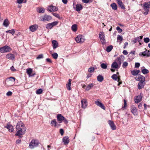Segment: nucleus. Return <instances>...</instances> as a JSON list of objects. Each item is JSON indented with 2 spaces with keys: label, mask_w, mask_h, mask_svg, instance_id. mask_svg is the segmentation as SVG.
I'll use <instances>...</instances> for the list:
<instances>
[{
  "label": "nucleus",
  "mask_w": 150,
  "mask_h": 150,
  "mask_svg": "<svg viewBox=\"0 0 150 150\" xmlns=\"http://www.w3.org/2000/svg\"><path fill=\"white\" fill-rule=\"evenodd\" d=\"M135 78L137 80H140V82H144L145 81L144 77L140 74H139L138 76L135 77Z\"/></svg>",
  "instance_id": "obj_8"
},
{
  "label": "nucleus",
  "mask_w": 150,
  "mask_h": 150,
  "mask_svg": "<svg viewBox=\"0 0 150 150\" xmlns=\"http://www.w3.org/2000/svg\"><path fill=\"white\" fill-rule=\"evenodd\" d=\"M41 18V21H46L50 20L52 19V17L49 15H45L43 16H42Z\"/></svg>",
  "instance_id": "obj_5"
},
{
  "label": "nucleus",
  "mask_w": 150,
  "mask_h": 150,
  "mask_svg": "<svg viewBox=\"0 0 150 150\" xmlns=\"http://www.w3.org/2000/svg\"><path fill=\"white\" fill-rule=\"evenodd\" d=\"M10 69L11 70L13 71H15L16 70V69L14 68L13 66H12V67H11Z\"/></svg>",
  "instance_id": "obj_63"
},
{
  "label": "nucleus",
  "mask_w": 150,
  "mask_h": 150,
  "mask_svg": "<svg viewBox=\"0 0 150 150\" xmlns=\"http://www.w3.org/2000/svg\"><path fill=\"white\" fill-rule=\"evenodd\" d=\"M140 72L139 70H132L131 71V73L134 76H136Z\"/></svg>",
  "instance_id": "obj_21"
},
{
  "label": "nucleus",
  "mask_w": 150,
  "mask_h": 150,
  "mask_svg": "<svg viewBox=\"0 0 150 150\" xmlns=\"http://www.w3.org/2000/svg\"><path fill=\"white\" fill-rule=\"evenodd\" d=\"M112 78L114 80L117 81V79L118 77L116 74H113L111 76Z\"/></svg>",
  "instance_id": "obj_41"
},
{
  "label": "nucleus",
  "mask_w": 150,
  "mask_h": 150,
  "mask_svg": "<svg viewBox=\"0 0 150 150\" xmlns=\"http://www.w3.org/2000/svg\"><path fill=\"white\" fill-rule=\"evenodd\" d=\"M108 123L112 130H115L116 129V127L113 121L109 120L108 121Z\"/></svg>",
  "instance_id": "obj_7"
},
{
  "label": "nucleus",
  "mask_w": 150,
  "mask_h": 150,
  "mask_svg": "<svg viewBox=\"0 0 150 150\" xmlns=\"http://www.w3.org/2000/svg\"><path fill=\"white\" fill-rule=\"evenodd\" d=\"M93 83H90L89 84L88 86H86L85 88V90L86 91H88L91 88L93 87Z\"/></svg>",
  "instance_id": "obj_25"
},
{
  "label": "nucleus",
  "mask_w": 150,
  "mask_h": 150,
  "mask_svg": "<svg viewBox=\"0 0 150 150\" xmlns=\"http://www.w3.org/2000/svg\"><path fill=\"white\" fill-rule=\"evenodd\" d=\"M147 57H148L150 56V52L149 50L147 51Z\"/></svg>",
  "instance_id": "obj_64"
},
{
  "label": "nucleus",
  "mask_w": 150,
  "mask_h": 150,
  "mask_svg": "<svg viewBox=\"0 0 150 150\" xmlns=\"http://www.w3.org/2000/svg\"><path fill=\"white\" fill-rule=\"evenodd\" d=\"M12 92L11 91H9L7 92L6 94L7 96H11L12 94Z\"/></svg>",
  "instance_id": "obj_55"
},
{
  "label": "nucleus",
  "mask_w": 150,
  "mask_h": 150,
  "mask_svg": "<svg viewBox=\"0 0 150 150\" xmlns=\"http://www.w3.org/2000/svg\"><path fill=\"white\" fill-rule=\"evenodd\" d=\"M32 71V69L31 68H28L27 69V73L28 75L29 76H33V75H31Z\"/></svg>",
  "instance_id": "obj_26"
},
{
  "label": "nucleus",
  "mask_w": 150,
  "mask_h": 150,
  "mask_svg": "<svg viewBox=\"0 0 150 150\" xmlns=\"http://www.w3.org/2000/svg\"><path fill=\"white\" fill-rule=\"evenodd\" d=\"M77 25L76 24H74L71 26L72 30L74 32H75L77 30Z\"/></svg>",
  "instance_id": "obj_31"
},
{
  "label": "nucleus",
  "mask_w": 150,
  "mask_h": 150,
  "mask_svg": "<svg viewBox=\"0 0 150 150\" xmlns=\"http://www.w3.org/2000/svg\"><path fill=\"white\" fill-rule=\"evenodd\" d=\"M113 48V46L112 45H110L108 46L106 49V51L108 52H109L111 51Z\"/></svg>",
  "instance_id": "obj_34"
},
{
  "label": "nucleus",
  "mask_w": 150,
  "mask_h": 150,
  "mask_svg": "<svg viewBox=\"0 0 150 150\" xmlns=\"http://www.w3.org/2000/svg\"><path fill=\"white\" fill-rule=\"evenodd\" d=\"M62 141L64 142V144L66 145L69 143V139L68 136H65L63 138Z\"/></svg>",
  "instance_id": "obj_11"
},
{
  "label": "nucleus",
  "mask_w": 150,
  "mask_h": 150,
  "mask_svg": "<svg viewBox=\"0 0 150 150\" xmlns=\"http://www.w3.org/2000/svg\"><path fill=\"white\" fill-rule=\"evenodd\" d=\"M144 42L146 43H148L149 42V38H144Z\"/></svg>",
  "instance_id": "obj_54"
},
{
  "label": "nucleus",
  "mask_w": 150,
  "mask_h": 150,
  "mask_svg": "<svg viewBox=\"0 0 150 150\" xmlns=\"http://www.w3.org/2000/svg\"><path fill=\"white\" fill-rule=\"evenodd\" d=\"M124 57L121 56L120 57H118L111 65V68L114 69H118L120 67L119 65H120L121 64V58Z\"/></svg>",
  "instance_id": "obj_2"
},
{
  "label": "nucleus",
  "mask_w": 150,
  "mask_h": 150,
  "mask_svg": "<svg viewBox=\"0 0 150 150\" xmlns=\"http://www.w3.org/2000/svg\"><path fill=\"white\" fill-rule=\"evenodd\" d=\"M0 52L2 53L6 52L4 46L0 47Z\"/></svg>",
  "instance_id": "obj_44"
},
{
  "label": "nucleus",
  "mask_w": 150,
  "mask_h": 150,
  "mask_svg": "<svg viewBox=\"0 0 150 150\" xmlns=\"http://www.w3.org/2000/svg\"><path fill=\"white\" fill-rule=\"evenodd\" d=\"M117 1L119 6L123 9H125L124 5L121 1L120 0H117Z\"/></svg>",
  "instance_id": "obj_13"
},
{
  "label": "nucleus",
  "mask_w": 150,
  "mask_h": 150,
  "mask_svg": "<svg viewBox=\"0 0 150 150\" xmlns=\"http://www.w3.org/2000/svg\"><path fill=\"white\" fill-rule=\"evenodd\" d=\"M46 61L48 62L51 63L52 62L51 60L49 58H47L46 59Z\"/></svg>",
  "instance_id": "obj_62"
},
{
  "label": "nucleus",
  "mask_w": 150,
  "mask_h": 150,
  "mask_svg": "<svg viewBox=\"0 0 150 150\" xmlns=\"http://www.w3.org/2000/svg\"><path fill=\"white\" fill-rule=\"evenodd\" d=\"M81 103L82 108H86L87 105V103L86 100L85 99H83L81 100Z\"/></svg>",
  "instance_id": "obj_14"
},
{
  "label": "nucleus",
  "mask_w": 150,
  "mask_h": 150,
  "mask_svg": "<svg viewBox=\"0 0 150 150\" xmlns=\"http://www.w3.org/2000/svg\"><path fill=\"white\" fill-rule=\"evenodd\" d=\"M122 53L125 55H126L128 54V52L126 50H123Z\"/></svg>",
  "instance_id": "obj_59"
},
{
  "label": "nucleus",
  "mask_w": 150,
  "mask_h": 150,
  "mask_svg": "<svg viewBox=\"0 0 150 150\" xmlns=\"http://www.w3.org/2000/svg\"><path fill=\"white\" fill-rule=\"evenodd\" d=\"M75 39L77 43L80 44L82 43L85 40L84 38H75Z\"/></svg>",
  "instance_id": "obj_16"
},
{
  "label": "nucleus",
  "mask_w": 150,
  "mask_h": 150,
  "mask_svg": "<svg viewBox=\"0 0 150 150\" xmlns=\"http://www.w3.org/2000/svg\"><path fill=\"white\" fill-rule=\"evenodd\" d=\"M5 49V51L6 52H9L11 51L12 49L11 48L9 47V46L7 45H6L5 46H4Z\"/></svg>",
  "instance_id": "obj_27"
},
{
  "label": "nucleus",
  "mask_w": 150,
  "mask_h": 150,
  "mask_svg": "<svg viewBox=\"0 0 150 150\" xmlns=\"http://www.w3.org/2000/svg\"><path fill=\"white\" fill-rule=\"evenodd\" d=\"M58 10V8L56 6H54L53 5H52V12H54L57 11Z\"/></svg>",
  "instance_id": "obj_35"
},
{
  "label": "nucleus",
  "mask_w": 150,
  "mask_h": 150,
  "mask_svg": "<svg viewBox=\"0 0 150 150\" xmlns=\"http://www.w3.org/2000/svg\"><path fill=\"white\" fill-rule=\"evenodd\" d=\"M6 33H11L12 35H13L15 33V31L14 29H12L11 30L6 31Z\"/></svg>",
  "instance_id": "obj_40"
},
{
  "label": "nucleus",
  "mask_w": 150,
  "mask_h": 150,
  "mask_svg": "<svg viewBox=\"0 0 150 150\" xmlns=\"http://www.w3.org/2000/svg\"><path fill=\"white\" fill-rule=\"evenodd\" d=\"M131 111L134 115L137 114V109L136 107L134 105H132L131 107Z\"/></svg>",
  "instance_id": "obj_10"
},
{
  "label": "nucleus",
  "mask_w": 150,
  "mask_h": 150,
  "mask_svg": "<svg viewBox=\"0 0 150 150\" xmlns=\"http://www.w3.org/2000/svg\"><path fill=\"white\" fill-rule=\"evenodd\" d=\"M116 29L119 33H121L122 31V29L120 28L119 26L117 27H116Z\"/></svg>",
  "instance_id": "obj_50"
},
{
  "label": "nucleus",
  "mask_w": 150,
  "mask_h": 150,
  "mask_svg": "<svg viewBox=\"0 0 150 150\" xmlns=\"http://www.w3.org/2000/svg\"><path fill=\"white\" fill-rule=\"evenodd\" d=\"M128 45V43L127 42H125L123 48L124 49H125L126 47Z\"/></svg>",
  "instance_id": "obj_61"
},
{
  "label": "nucleus",
  "mask_w": 150,
  "mask_h": 150,
  "mask_svg": "<svg viewBox=\"0 0 150 150\" xmlns=\"http://www.w3.org/2000/svg\"><path fill=\"white\" fill-rule=\"evenodd\" d=\"M103 77L102 75H98L97 77V80L100 82L103 81Z\"/></svg>",
  "instance_id": "obj_30"
},
{
  "label": "nucleus",
  "mask_w": 150,
  "mask_h": 150,
  "mask_svg": "<svg viewBox=\"0 0 150 150\" xmlns=\"http://www.w3.org/2000/svg\"><path fill=\"white\" fill-rule=\"evenodd\" d=\"M94 70V67H91L89 68L88 69V72L91 73L93 72Z\"/></svg>",
  "instance_id": "obj_48"
},
{
  "label": "nucleus",
  "mask_w": 150,
  "mask_h": 150,
  "mask_svg": "<svg viewBox=\"0 0 150 150\" xmlns=\"http://www.w3.org/2000/svg\"><path fill=\"white\" fill-rule=\"evenodd\" d=\"M6 58L7 59H14L15 58L14 55L11 53H10L7 54L6 57Z\"/></svg>",
  "instance_id": "obj_18"
},
{
  "label": "nucleus",
  "mask_w": 150,
  "mask_h": 150,
  "mask_svg": "<svg viewBox=\"0 0 150 150\" xmlns=\"http://www.w3.org/2000/svg\"><path fill=\"white\" fill-rule=\"evenodd\" d=\"M52 56L54 59H56L58 57V54L56 53H54L52 54Z\"/></svg>",
  "instance_id": "obj_45"
},
{
  "label": "nucleus",
  "mask_w": 150,
  "mask_h": 150,
  "mask_svg": "<svg viewBox=\"0 0 150 150\" xmlns=\"http://www.w3.org/2000/svg\"><path fill=\"white\" fill-rule=\"evenodd\" d=\"M57 122L55 119H54L51 121V125L52 126L54 125V127H56L57 126Z\"/></svg>",
  "instance_id": "obj_33"
},
{
  "label": "nucleus",
  "mask_w": 150,
  "mask_h": 150,
  "mask_svg": "<svg viewBox=\"0 0 150 150\" xmlns=\"http://www.w3.org/2000/svg\"><path fill=\"white\" fill-rule=\"evenodd\" d=\"M105 37V34L103 32H100L99 34V38H104Z\"/></svg>",
  "instance_id": "obj_43"
},
{
  "label": "nucleus",
  "mask_w": 150,
  "mask_h": 150,
  "mask_svg": "<svg viewBox=\"0 0 150 150\" xmlns=\"http://www.w3.org/2000/svg\"><path fill=\"white\" fill-rule=\"evenodd\" d=\"M43 90L42 89L40 88L37 90L36 91V93L38 94H40L42 93Z\"/></svg>",
  "instance_id": "obj_39"
},
{
  "label": "nucleus",
  "mask_w": 150,
  "mask_h": 150,
  "mask_svg": "<svg viewBox=\"0 0 150 150\" xmlns=\"http://www.w3.org/2000/svg\"><path fill=\"white\" fill-rule=\"evenodd\" d=\"M100 40L103 44H105L106 42L105 38H100Z\"/></svg>",
  "instance_id": "obj_47"
},
{
  "label": "nucleus",
  "mask_w": 150,
  "mask_h": 150,
  "mask_svg": "<svg viewBox=\"0 0 150 150\" xmlns=\"http://www.w3.org/2000/svg\"><path fill=\"white\" fill-rule=\"evenodd\" d=\"M21 140L20 139H18L16 140V142L17 144H20L21 143Z\"/></svg>",
  "instance_id": "obj_60"
},
{
  "label": "nucleus",
  "mask_w": 150,
  "mask_h": 150,
  "mask_svg": "<svg viewBox=\"0 0 150 150\" xmlns=\"http://www.w3.org/2000/svg\"><path fill=\"white\" fill-rule=\"evenodd\" d=\"M112 9L114 10H116L117 8V6L116 4L115 3H113L110 5Z\"/></svg>",
  "instance_id": "obj_29"
},
{
  "label": "nucleus",
  "mask_w": 150,
  "mask_h": 150,
  "mask_svg": "<svg viewBox=\"0 0 150 150\" xmlns=\"http://www.w3.org/2000/svg\"><path fill=\"white\" fill-rule=\"evenodd\" d=\"M52 14L53 16L56 17H57L58 18H60V16L59 14L55 13H53Z\"/></svg>",
  "instance_id": "obj_53"
},
{
  "label": "nucleus",
  "mask_w": 150,
  "mask_h": 150,
  "mask_svg": "<svg viewBox=\"0 0 150 150\" xmlns=\"http://www.w3.org/2000/svg\"><path fill=\"white\" fill-rule=\"evenodd\" d=\"M9 24V22L8 19H6L4 21L3 23V25L5 26L6 27H7L8 26Z\"/></svg>",
  "instance_id": "obj_23"
},
{
  "label": "nucleus",
  "mask_w": 150,
  "mask_h": 150,
  "mask_svg": "<svg viewBox=\"0 0 150 150\" xmlns=\"http://www.w3.org/2000/svg\"><path fill=\"white\" fill-rule=\"evenodd\" d=\"M53 27L51 23H48L46 25V28L48 29H51Z\"/></svg>",
  "instance_id": "obj_42"
},
{
  "label": "nucleus",
  "mask_w": 150,
  "mask_h": 150,
  "mask_svg": "<svg viewBox=\"0 0 150 150\" xmlns=\"http://www.w3.org/2000/svg\"><path fill=\"white\" fill-rule=\"evenodd\" d=\"M71 79H69V82L68 84H67L66 87L68 90H70L71 89L70 87L71 86Z\"/></svg>",
  "instance_id": "obj_22"
},
{
  "label": "nucleus",
  "mask_w": 150,
  "mask_h": 150,
  "mask_svg": "<svg viewBox=\"0 0 150 150\" xmlns=\"http://www.w3.org/2000/svg\"><path fill=\"white\" fill-rule=\"evenodd\" d=\"M39 143L37 140L33 139L30 142L29 147L31 149H33L37 147Z\"/></svg>",
  "instance_id": "obj_4"
},
{
  "label": "nucleus",
  "mask_w": 150,
  "mask_h": 150,
  "mask_svg": "<svg viewBox=\"0 0 150 150\" xmlns=\"http://www.w3.org/2000/svg\"><path fill=\"white\" fill-rule=\"evenodd\" d=\"M37 11L39 13H43L45 12V9L43 8H38L37 9Z\"/></svg>",
  "instance_id": "obj_32"
},
{
  "label": "nucleus",
  "mask_w": 150,
  "mask_h": 150,
  "mask_svg": "<svg viewBox=\"0 0 150 150\" xmlns=\"http://www.w3.org/2000/svg\"><path fill=\"white\" fill-rule=\"evenodd\" d=\"M52 5H51L48 6L47 8V10L49 11L50 12H52L51 9H52Z\"/></svg>",
  "instance_id": "obj_56"
},
{
  "label": "nucleus",
  "mask_w": 150,
  "mask_h": 150,
  "mask_svg": "<svg viewBox=\"0 0 150 150\" xmlns=\"http://www.w3.org/2000/svg\"><path fill=\"white\" fill-rule=\"evenodd\" d=\"M57 120L59 121V123H60L62 122V121L64 118V117L61 114H58L57 116Z\"/></svg>",
  "instance_id": "obj_17"
},
{
  "label": "nucleus",
  "mask_w": 150,
  "mask_h": 150,
  "mask_svg": "<svg viewBox=\"0 0 150 150\" xmlns=\"http://www.w3.org/2000/svg\"><path fill=\"white\" fill-rule=\"evenodd\" d=\"M144 86V82H140L138 85V88L139 89H140L143 88Z\"/></svg>",
  "instance_id": "obj_20"
},
{
  "label": "nucleus",
  "mask_w": 150,
  "mask_h": 150,
  "mask_svg": "<svg viewBox=\"0 0 150 150\" xmlns=\"http://www.w3.org/2000/svg\"><path fill=\"white\" fill-rule=\"evenodd\" d=\"M143 7L144 10L145 11L144 14L145 15L147 14L149 11V8H150V1L144 3Z\"/></svg>",
  "instance_id": "obj_3"
},
{
  "label": "nucleus",
  "mask_w": 150,
  "mask_h": 150,
  "mask_svg": "<svg viewBox=\"0 0 150 150\" xmlns=\"http://www.w3.org/2000/svg\"><path fill=\"white\" fill-rule=\"evenodd\" d=\"M17 131L15 134L16 136H18L20 137H22V136L24 134L26 131V127L23 122L19 121L17 123L16 127Z\"/></svg>",
  "instance_id": "obj_1"
},
{
  "label": "nucleus",
  "mask_w": 150,
  "mask_h": 150,
  "mask_svg": "<svg viewBox=\"0 0 150 150\" xmlns=\"http://www.w3.org/2000/svg\"><path fill=\"white\" fill-rule=\"evenodd\" d=\"M5 127L10 132H12L13 131V127L11 125H8Z\"/></svg>",
  "instance_id": "obj_28"
},
{
  "label": "nucleus",
  "mask_w": 150,
  "mask_h": 150,
  "mask_svg": "<svg viewBox=\"0 0 150 150\" xmlns=\"http://www.w3.org/2000/svg\"><path fill=\"white\" fill-rule=\"evenodd\" d=\"M128 63L126 62H124L123 64L122 65V67L123 68H125L127 67L128 66Z\"/></svg>",
  "instance_id": "obj_46"
},
{
  "label": "nucleus",
  "mask_w": 150,
  "mask_h": 150,
  "mask_svg": "<svg viewBox=\"0 0 150 150\" xmlns=\"http://www.w3.org/2000/svg\"><path fill=\"white\" fill-rule=\"evenodd\" d=\"M43 54H40L37 57V59H40L42 58H43Z\"/></svg>",
  "instance_id": "obj_51"
},
{
  "label": "nucleus",
  "mask_w": 150,
  "mask_h": 150,
  "mask_svg": "<svg viewBox=\"0 0 150 150\" xmlns=\"http://www.w3.org/2000/svg\"><path fill=\"white\" fill-rule=\"evenodd\" d=\"M95 104L97 106L100 107L101 108L105 110V108L104 105L100 102L96 100L95 101Z\"/></svg>",
  "instance_id": "obj_12"
},
{
  "label": "nucleus",
  "mask_w": 150,
  "mask_h": 150,
  "mask_svg": "<svg viewBox=\"0 0 150 150\" xmlns=\"http://www.w3.org/2000/svg\"><path fill=\"white\" fill-rule=\"evenodd\" d=\"M59 132L61 135H63L64 133L63 129H60L59 130Z\"/></svg>",
  "instance_id": "obj_57"
},
{
  "label": "nucleus",
  "mask_w": 150,
  "mask_h": 150,
  "mask_svg": "<svg viewBox=\"0 0 150 150\" xmlns=\"http://www.w3.org/2000/svg\"><path fill=\"white\" fill-rule=\"evenodd\" d=\"M142 73L144 74H148L149 72V71L148 70L146 69H144L142 70Z\"/></svg>",
  "instance_id": "obj_36"
},
{
  "label": "nucleus",
  "mask_w": 150,
  "mask_h": 150,
  "mask_svg": "<svg viewBox=\"0 0 150 150\" xmlns=\"http://www.w3.org/2000/svg\"><path fill=\"white\" fill-rule=\"evenodd\" d=\"M82 8V6L79 4H77L76 6V10L77 11H80Z\"/></svg>",
  "instance_id": "obj_24"
},
{
  "label": "nucleus",
  "mask_w": 150,
  "mask_h": 150,
  "mask_svg": "<svg viewBox=\"0 0 150 150\" xmlns=\"http://www.w3.org/2000/svg\"><path fill=\"white\" fill-rule=\"evenodd\" d=\"M140 65V64L139 63L137 62L135 63V68H138L139 67Z\"/></svg>",
  "instance_id": "obj_52"
},
{
  "label": "nucleus",
  "mask_w": 150,
  "mask_h": 150,
  "mask_svg": "<svg viewBox=\"0 0 150 150\" xmlns=\"http://www.w3.org/2000/svg\"><path fill=\"white\" fill-rule=\"evenodd\" d=\"M37 25L35 24L30 26L29 27L30 31L32 32H34L37 30L38 28Z\"/></svg>",
  "instance_id": "obj_6"
},
{
  "label": "nucleus",
  "mask_w": 150,
  "mask_h": 150,
  "mask_svg": "<svg viewBox=\"0 0 150 150\" xmlns=\"http://www.w3.org/2000/svg\"><path fill=\"white\" fill-rule=\"evenodd\" d=\"M142 97L141 95L137 96L135 98L134 101L136 103H138L140 102L142 100Z\"/></svg>",
  "instance_id": "obj_15"
},
{
  "label": "nucleus",
  "mask_w": 150,
  "mask_h": 150,
  "mask_svg": "<svg viewBox=\"0 0 150 150\" xmlns=\"http://www.w3.org/2000/svg\"><path fill=\"white\" fill-rule=\"evenodd\" d=\"M53 46V49H55L58 47V43L57 41L55 40H53L52 42Z\"/></svg>",
  "instance_id": "obj_19"
},
{
  "label": "nucleus",
  "mask_w": 150,
  "mask_h": 150,
  "mask_svg": "<svg viewBox=\"0 0 150 150\" xmlns=\"http://www.w3.org/2000/svg\"><path fill=\"white\" fill-rule=\"evenodd\" d=\"M11 79V78H7L5 82V85L6 86H9L13 85V83L12 82V81H10V79Z\"/></svg>",
  "instance_id": "obj_9"
},
{
  "label": "nucleus",
  "mask_w": 150,
  "mask_h": 150,
  "mask_svg": "<svg viewBox=\"0 0 150 150\" xmlns=\"http://www.w3.org/2000/svg\"><path fill=\"white\" fill-rule=\"evenodd\" d=\"M50 23H51L52 26L53 27L54 26L57 25L58 23V22L57 21H55Z\"/></svg>",
  "instance_id": "obj_49"
},
{
  "label": "nucleus",
  "mask_w": 150,
  "mask_h": 150,
  "mask_svg": "<svg viewBox=\"0 0 150 150\" xmlns=\"http://www.w3.org/2000/svg\"><path fill=\"white\" fill-rule=\"evenodd\" d=\"M147 51L146 50V51H144L142 52H140L139 55V56H141L142 55H143L144 56H147Z\"/></svg>",
  "instance_id": "obj_37"
},
{
  "label": "nucleus",
  "mask_w": 150,
  "mask_h": 150,
  "mask_svg": "<svg viewBox=\"0 0 150 150\" xmlns=\"http://www.w3.org/2000/svg\"><path fill=\"white\" fill-rule=\"evenodd\" d=\"M10 78H12L11 79H10V81H12V82L14 83L15 82V78L14 77H10Z\"/></svg>",
  "instance_id": "obj_58"
},
{
  "label": "nucleus",
  "mask_w": 150,
  "mask_h": 150,
  "mask_svg": "<svg viewBox=\"0 0 150 150\" xmlns=\"http://www.w3.org/2000/svg\"><path fill=\"white\" fill-rule=\"evenodd\" d=\"M100 66L103 69H106L107 67V64H106L104 63H102L100 65Z\"/></svg>",
  "instance_id": "obj_38"
}]
</instances>
